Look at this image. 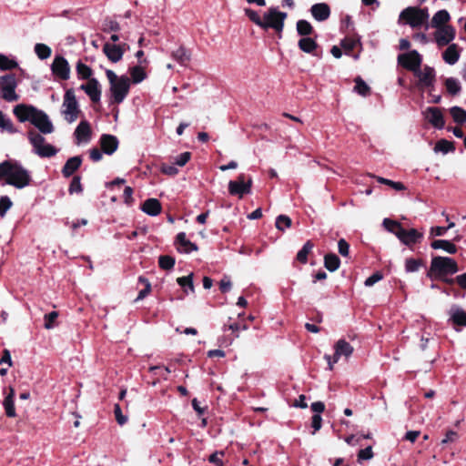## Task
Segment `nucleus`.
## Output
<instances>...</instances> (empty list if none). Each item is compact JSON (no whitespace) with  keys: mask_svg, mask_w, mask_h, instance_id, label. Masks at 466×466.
Here are the masks:
<instances>
[{"mask_svg":"<svg viewBox=\"0 0 466 466\" xmlns=\"http://www.w3.org/2000/svg\"><path fill=\"white\" fill-rule=\"evenodd\" d=\"M297 32L303 37H309L313 32V27L307 20H299L296 25Z\"/></svg>","mask_w":466,"mask_h":466,"instance_id":"39","label":"nucleus"},{"mask_svg":"<svg viewBox=\"0 0 466 466\" xmlns=\"http://www.w3.org/2000/svg\"><path fill=\"white\" fill-rule=\"evenodd\" d=\"M6 177V184L22 189L31 184L30 171L16 160H5L0 163V180Z\"/></svg>","mask_w":466,"mask_h":466,"instance_id":"1","label":"nucleus"},{"mask_svg":"<svg viewBox=\"0 0 466 466\" xmlns=\"http://www.w3.org/2000/svg\"><path fill=\"white\" fill-rule=\"evenodd\" d=\"M429 12L428 8H418L409 6L403 9L399 16V23L409 25L412 28H420L425 25L428 29Z\"/></svg>","mask_w":466,"mask_h":466,"instance_id":"2","label":"nucleus"},{"mask_svg":"<svg viewBox=\"0 0 466 466\" xmlns=\"http://www.w3.org/2000/svg\"><path fill=\"white\" fill-rule=\"evenodd\" d=\"M141 209L146 214L155 217L161 212V204L157 198H148L143 203Z\"/></svg>","mask_w":466,"mask_h":466,"instance_id":"28","label":"nucleus"},{"mask_svg":"<svg viewBox=\"0 0 466 466\" xmlns=\"http://www.w3.org/2000/svg\"><path fill=\"white\" fill-rule=\"evenodd\" d=\"M455 37V30L451 25H443L437 28L434 38L439 46L449 45Z\"/></svg>","mask_w":466,"mask_h":466,"instance_id":"18","label":"nucleus"},{"mask_svg":"<svg viewBox=\"0 0 466 466\" xmlns=\"http://www.w3.org/2000/svg\"><path fill=\"white\" fill-rule=\"evenodd\" d=\"M422 57L416 50H411L398 56V63L413 73L420 67Z\"/></svg>","mask_w":466,"mask_h":466,"instance_id":"12","label":"nucleus"},{"mask_svg":"<svg viewBox=\"0 0 466 466\" xmlns=\"http://www.w3.org/2000/svg\"><path fill=\"white\" fill-rule=\"evenodd\" d=\"M451 16L448 11L442 9L434 14L431 18V26L435 28L442 27L450 20Z\"/></svg>","mask_w":466,"mask_h":466,"instance_id":"32","label":"nucleus"},{"mask_svg":"<svg viewBox=\"0 0 466 466\" xmlns=\"http://www.w3.org/2000/svg\"><path fill=\"white\" fill-rule=\"evenodd\" d=\"M130 75L132 77V81L135 84L142 82L147 76L145 70L139 66L132 67L130 69Z\"/></svg>","mask_w":466,"mask_h":466,"instance_id":"44","label":"nucleus"},{"mask_svg":"<svg viewBox=\"0 0 466 466\" xmlns=\"http://www.w3.org/2000/svg\"><path fill=\"white\" fill-rule=\"evenodd\" d=\"M396 237L403 245L410 247L421 241L423 238V232L419 231L416 228L405 229L401 227L397 230Z\"/></svg>","mask_w":466,"mask_h":466,"instance_id":"13","label":"nucleus"},{"mask_svg":"<svg viewBox=\"0 0 466 466\" xmlns=\"http://www.w3.org/2000/svg\"><path fill=\"white\" fill-rule=\"evenodd\" d=\"M30 123L34 125L42 134H51L55 129L48 116L44 111L37 108L35 113L33 115Z\"/></svg>","mask_w":466,"mask_h":466,"instance_id":"16","label":"nucleus"},{"mask_svg":"<svg viewBox=\"0 0 466 466\" xmlns=\"http://www.w3.org/2000/svg\"><path fill=\"white\" fill-rule=\"evenodd\" d=\"M252 183L251 177L239 174L236 180H230L228 182V192L232 196L242 198L244 195L250 194Z\"/></svg>","mask_w":466,"mask_h":466,"instance_id":"7","label":"nucleus"},{"mask_svg":"<svg viewBox=\"0 0 466 466\" xmlns=\"http://www.w3.org/2000/svg\"><path fill=\"white\" fill-rule=\"evenodd\" d=\"M433 249H442L449 254H455L457 252V247L450 240L446 239H435L431 244Z\"/></svg>","mask_w":466,"mask_h":466,"instance_id":"31","label":"nucleus"},{"mask_svg":"<svg viewBox=\"0 0 466 466\" xmlns=\"http://www.w3.org/2000/svg\"><path fill=\"white\" fill-rule=\"evenodd\" d=\"M171 56L181 66H185L190 60V53L184 46H179L173 51Z\"/></svg>","mask_w":466,"mask_h":466,"instance_id":"34","label":"nucleus"},{"mask_svg":"<svg viewBox=\"0 0 466 466\" xmlns=\"http://www.w3.org/2000/svg\"><path fill=\"white\" fill-rule=\"evenodd\" d=\"M335 353L331 357L325 355V360L328 361L329 369L331 370L333 365L337 363L341 356L349 358L353 353V347L345 339H339L334 346Z\"/></svg>","mask_w":466,"mask_h":466,"instance_id":"11","label":"nucleus"},{"mask_svg":"<svg viewBox=\"0 0 466 466\" xmlns=\"http://www.w3.org/2000/svg\"><path fill=\"white\" fill-rule=\"evenodd\" d=\"M287 18V13L280 12L277 7H270L263 15L261 28L267 30L273 28L277 32H282L284 28V21Z\"/></svg>","mask_w":466,"mask_h":466,"instance_id":"6","label":"nucleus"},{"mask_svg":"<svg viewBox=\"0 0 466 466\" xmlns=\"http://www.w3.org/2000/svg\"><path fill=\"white\" fill-rule=\"evenodd\" d=\"M370 86L360 78L355 79L354 91L362 96H367L370 94Z\"/></svg>","mask_w":466,"mask_h":466,"instance_id":"46","label":"nucleus"},{"mask_svg":"<svg viewBox=\"0 0 466 466\" xmlns=\"http://www.w3.org/2000/svg\"><path fill=\"white\" fill-rule=\"evenodd\" d=\"M444 86L447 92L451 96L458 95L461 90L460 81L455 77H448L444 81Z\"/></svg>","mask_w":466,"mask_h":466,"instance_id":"36","label":"nucleus"},{"mask_svg":"<svg viewBox=\"0 0 466 466\" xmlns=\"http://www.w3.org/2000/svg\"><path fill=\"white\" fill-rule=\"evenodd\" d=\"M27 138L33 147V152L40 157H51L57 154L58 149L53 145L46 143V138L35 130L27 132Z\"/></svg>","mask_w":466,"mask_h":466,"instance_id":"3","label":"nucleus"},{"mask_svg":"<svg viewBox=\"0 0 466 466\" xmlns=\"http://www.w3.org/2000/svg\"><path fill=\"white\" fill-rule=\"evenodd\" d=\"M324 265L329 271L333 272L339 268L340 260L337 255L328 254L324 258Z\"/></svg>","mask_w":466,"mask_h":466,"instance_id":"38","label":"nucleus"},{"mask_svg":"<svg viewBox=\"0 0 466 466\" xmlns=\"http://www.w3.org/2000/svg\"><path fill=\"white\" fill-rule=\"evenodd\" d=\"M313 248V244L311 243V241H307L302 248L298 252L297 254V259L300 262V263H307L308 261V255L309 254V252L312 250Z\"/></svg>","mask_w":466,"mask_h":466,"instance_id":"41","label":"nucleus"},{"mask_svg":"<svg viewBox=\"0 0 466 466\" xmlns=\"http://www.w3.org/2000/svg\"><path fill=\"white\" fill-rule=\"evenodd\" d=\"M449 314L450 319L454 324L463 327L466 326V311L462 308L453 305L451 308Z\"/></svg>","mask_w":466,"mask_h":466,"instance_id":"27","label":"nucleus"},{"mask_svg":"<svg viewBox=\"0 0 466 466\" xmlns=\"http://www.w3.org/2000/svg\"><path fill=\"white\" fill-rule=\"evenodd\" d=\"M453 150H454V147H453L452 143L449 142L446 139L439 140L434 147V151L436 153L441 152L443 154H447Z\"/></svg>","mask_w":466,"mask_h":466,"instance_id":"45","label":"nucleus"},{"mask_svg":"<svg viewBox=\"0 0 466 466\" xmlns=\"http://www.w3.org/2000/svg\"><path fill=\"white\" fill-rule=\"evenodd\" d=\"M160 171L163 174H166L168 176H176L178 173V169L174 163L173 164H167V163L161 164Z\"/></svg>","mask_w":466,"mask_h":466,"instance_id":"58","label":"nucleus"},{"mask_svg":"<svg viewBox=\"0 0 466 466\" xmlns=\"http://www.w3.org/2000/svg\"><path fill=\"white\" fill-rule=\"evenodd\" d=\"M310 13L315 20L321 22L329 17L330 8L325 3H319L310 7Z\"/></svg>","mask_w":466,"mask_h":466,"instance_id":"25","label":"nucleus"},{"mask_svg":"<svg viewBox=\"0 0 466 466\" xmlns=\"http://www.w3.org/2000/svg\"><path fill=\"white\" fill-rule=\"evenodd\" d=\"M99 144L103 153L112 155L118 147V139L113 135L104 134L100 137Z\"/></svg>","mask_w":466,"mask_h":466,"instance_id":"23","label":"nucleus"},{"mask_svg":"<svg viewBox=\"0 0 466 466\" xmlns=\"http://www.w3.org/2000/svg\"><path fill=\"white\" fill-rule=\"evenodd\" d=\"M0 130L5 131L10 134L18 132V129L15 127L12 120L0 110Z\"/></svg>","mask_w":466,"mask_h":466,"instance_id":"35","label":"nucleus"},{"mask_svg":"<svg viewBox=\"0 0 466 466\" xmlns=\"http://www.w3.org/2000/svg\"><path fill=\"white\" fill-rule=\"evenodd\" d=\"M61 113L65 120L71 124L75 122L80 113L79 105L76 101L75 91L67 89L64 95Z\"/></svg>","mask_w":466,"mask_h":466,"instance_id":"5","label":"nucleus"},{"mask_svg":"<svg viewBox=\"0 0 466 466\" xmlns=\"http://www.w3.org/2000/svg\"><path fill=\"white\" fill-rule=\"evenodd\" d=\"M52 74L58 79L67 80L70 77V66L62 56H56L51 64Z\"/></svg>","mask_w":466,"mask_h":466,"instance_id":"15","label":"nucleus"},{"mask_svg":"<svg viewBox=\"0 0 466 466\" xmlns=\"http://www.w3.org/2000/svg\"><path fill=\"white\" fill-rule=\"evenodd\" d=\"M458 270L457 262L452 258L437 256L431 259L430 272L436 277L452 275Z\"/></svg>","mask_w":466,"mask_h":466,"instance_id":"4","label":"nucleus"},{"mask_svg":"<svg viewBox=\"0 0 466 466\" xmlns=\"http://www.w3.org/2000/svg\"><path fill=\"white\" fill-rule=\"evenodd\" d=\"M177 282L179 286L184 289V291L187 294L188 291L187 288L190 290V292H194V285H193V274L190 273L187 276L180 277L177 279Z\"/></svg>","mask_w":466,"mask_h":466,"instance_id":"42","label":"nucleus"},{"mask_svg":"<svg viewBox=\"0 0 466 466\" xmlns=\"http://www.w3.org/2000/svg\"><path fill=\"white\" fill-rule=\"evenodd\" d=\"M76 69L79 78L88 80L90 79V76L92 75V69L88 66L82 63L81 61H78L76 63Z\"/></svg>","mask_w":466,"mask_h":466,"instance_id":"43","label":"nucleus"},{"mask_svg":"<svg viewBox=\"0 0 466 466\" xmlns=\"http://www.w3.org/2000/svg\"><path fill=\"white\" fill-rule=\"evenodd\" d=\"M425 117L428 122L437 129H442L445 121L441 110L438 107H428L425 111Z\"/></svg>","mask_w":466,"mask_h":466,"instance_id":"21","label":"nucleus"},{"mask_svg":"<svg viewBox=\"0 0 466 466\" xmlns=\"http://www.w3.org/2000/svg\"><path fill=\"white\" fill-rule=\"evenodd\" d=\"M17 86L15 75H6L0 77V89L2 97L7 102H14L19 99L15 93Z\"/></svg>","mask_w":466,"mask_h":466,"instance_id":"8","label":"nucleus"},{"mask_svg":"<svg viewBox=\"0 0 466 466\" xmlns=\"http://www.w3.org/2000/svg\"><path fill=\"white\" fill-rule=\"evenodd\" d=\"M80 88L86 92L92 102L96 103L101 98V86L97 79L90 78L86 84L81 85Z\"/></svg>","mask_w":466,"mask_h":466,"instance_id":"20","label":"nucleus"},{"mask_svg":"<svg viewBox=\"0 0 466 466\" xmlns=\"http://www.w3.org/2000/svg\"><path fill=\"white\" fill-rule=\"evenodd\" d=\"M82 190H83V188H82V185H81L80 177H78V176L74 177L69 185V188H68L69 193L70 194L81 193Z\"/></svg>","mask_w":466,"mask_h":466,"instance_id":"57","label":"nucleus"},{"mask_svg":"<svg viewBox=\"0 0 466 466\" xmlns=\"http://www.w3.org/2000/svg\"><path fill=\"white\" fill-rule=\"evenodd\" d=\"M275 225L279 230L284 231L285 229L290 228L291 219L289 218V217H288L286 215H279L276 218Z\"/></svg>","mask_w":466,"mask_h":466,"instance_id":"48","label":"nucleus"},{"mask_svg":"<svg viewBox=\"0 0 466 466\" xmlns=\"http://www.w3.org/2000/svg\"><path fill=\"white\" fill-rule=\"evenodd\" d=\"M35 111L36 107L31 105L25 104L16 105L13 109L14 115L22 123L26 121L31 122L33 115L35 113Z\"/></svg>","mask_w":466,"mask_h":466,"instance_id":"22","label":"nucleus"},{"mask_svg":"<svg viewBox=\"0 0 466 466\" xmlns=\"http://www.w3.org/2000/svg\"><path fill=\"white\" fill-rule=\"evenodd\" d=\"M34 50L37 57L41 60L47 59L52 54L51 48L46 44L42 43L35 44Z\"/></svg>","mask_w":466,"mask_h":466,"instance_id":"40","label":"nucleus"},{"mask_svg":"<svg viewBox=\"0 0 466 466\" xmlns=\"http://www.w3.org/2000/svg\"><path fill=\"white\" fill-rule=\"evenodd\" d=\"M13 203L9 197L3 196L0 198V217H5L6 212L11 208Z\"/></svg>","mask_w":466,"mask_h":466,"instance_id":"56","label":"nucleus"},{"mask_svg":"<svg viewBox=\"0 0 466 466\" xmlns=\"http://www.w3.org/2000/svg\"><path fill=\"white\" fill-rule=\"evenodd\" d=\"M190 152H183L175 158L174 164L178 167H184L190 159Z\"/></svg>","mask_w":466,"mask_h":466,"instance_id":"61","label":"nucleus"},{"mask_svg":"<svg viewBox=\"0 0 466 466\" xmlns=\"http://www.w3.org/2000/svg\"><path fill=\"white\" fill-rule=\"evenodd\" d=\"M372 457H373V451H372L371 446H368L367 448L360 450L358 453V461H359L370 460Z\"/></svg>","mask_w":466,"mask_h":466,"instance_id":"60","label":"nucleus"},{"mask_svg":"<svg viewBox=\"0 0 466 466\" xmlns=\"http://www.w3.org/2000/svg\"><path fill=\"white\" fill-rule=\"evenodd\" d=\"M360 44V39L352 38V37H345L340 45L342 48L345 50V53L348 54L351 50H353L357 45Z\"/></svg>","mask_w":466,"mask_h":466,"instance_id":"52","label":"nucleus"},{"mask_svg":"<svg viewBox=\"0 0 466 466\" xmlns=\"http://www.w3.org/2000/svg\"><path fill=\"white\" fill-rule=\"evenodd\" d=\"M129 87V78L127 76H119L118 82L110 85L112 102L116 104L122 103L128 94Z\"/></svg>","mask_w":466,"mask_h":466,"instance_id":"9","label":"nucleus"},{"mask_svg":"<svg viewBox=\"0 0 466 466\" xmlns=\"http://www.w3.org/2000/svg\"><path fill=\"white\" fill-rule=\"evenodd\" d=\"M158 264L162 269L169 270L174 268L175 258L167 255L160 256L158 258Z\"/></svg>","mask_w":466,"mask_h":466,"instance_id":"50","label":"nucleus"},{"mask_svg":"<svg viewBox=\"0 0 466 466\" xmlns=\"http://www.w3.org/2000/svg\"><path fill=\"white\" fill-rule=\"evenodd\" d=\"M176 243L177 245V248L180 253L188 254L198 250V246L187 238L185 232H180L177 235Z\"/></svg>","mask_w":466,"mask_h":466,"instance_id":"24","label":"nucleus"},{"mask_svg":"<svg viewBox=\"0 0 466 466\" xmlns=\"http://www.w3.org/2000/svg\"><path fill=\"white\" fill-rule=\"evenodd\" d=\"M422 265L421 259L407 258L405 260V270L408 273L416 272Z\"/></svg>","mask_w":466,"mask_h":466,"instance_id":"47","label":"nucleus"},{"mask_svg":"<svg viewBox=\"0 0 466 466\" xmlns=\"http://www.w3.org/2000/svg\"><path fill=\"white\" fill-rule=\"evenodd\" d=\"M244 12L245 15L250 19V21H252L258 26L261 27L262 25H264L262 24L263 19L260 17L257 11L250 8H245Z\"/></svg>","mask_w":466,"mask_h":466,"instance_id":"53","label":"nucleus"},{"mask_svg":"<svg viewBox=\"0 0 466 466\" xmlns=\"http://www.w3.org/2000/svg\"><path fill=\"white\" fill-rule=\"evenodd\" d=\"M74 136L76 145L87 144L92 137L90 124L86 120H82L75 129Z\"/></svg>","mask_w":466,"mask_h":466,"instance_id":"17","label":"nucleus"},{"mask_svg":"<svg viewBox=\"0 0 466 466\" xmlns=\"http://www.w3.org/2000/svg\"><path fill=\"white\" fill-rule=\"evenodd\" d=\"M382 224L388 231L393 233L395 236L397 230H399L400 228L402 227L400 223L390 218H384Z\"/></svg>","mask_w":466,"mask_h":466,"instance_id":"54","label":"nucleus"},{"mask_svg":"<svg viewBox=\"0 0 466 466\" xmlns=\"http://www.w3.org/2000/svg\"><path fill=\"white\" fill-rule=\"evenodd\" d=\"M18 64L16 61L8 58L6 56L0 54V69L11 70L16 68Z\"/></svg>","mask_w":466,"mask_h":466,"instance_id":"49","label":"nucleus"},{"mask_svg":"<svg viewBox=\"0 0 466 466\" xmlns=\"http://www.w3.org/2000/svg\"><path fill=\"white\" fill-rule=\"evenodd\" d=\"M114 413L116 416V420L119 425L122 426L127 421V417H126L122 414V410H121L119 404H115Z\"/></svg>","mask_w":466,"mask_h":466,"instance_id":"62","label":"nucleus"},{"mask_svg":"<svg viewBox=\"0 0 466 466\" xmlns=\"http://www.w3.org/2000/svg\"><path fill=\"white\" fill-rule=\"evenodd\" d=\"M442 58L445 63L449 65H454L460 58L459 47L456 44H451L442 53Z\"/></svg>","mask_w":466,"mask_h":466,"instance_id":"29","label":"nucleus"},{"mask_svg":"<svg viewBox=\"0 0 466 466\" xmlns=\"http://www.w3.org/2000/svg\"><path fill=\"white\" fill-rule=\"evenodd\" d=\"M124 39L125 41L131 40V31H125L120 34H112L110 36L111 43L110 44H117L120 39Z\"/></svg>","mask_w":466,"mask_h":466,"instance_id":"59","label":"nucleus"},{"mask_svg":"<svg viewBox=\"0 0 466 466\" xmlns=\"http://www.w3.org/2000/svg\"><path fill=\"white\" fill-rule=\"evenodd\" d=\"M139 282H142L145 284V288L143 289H141L136 299V301L137 300H141L143 299L144 298H146L150 290H151V285H150V282L144 277H139L138 279Z\"/></svg>","mask_w":466,"mask_h":466,"instance_id":"55","label":"nucleus"},{"mask_svg":"<svg viewBox=\"0 0 466 466\" xmlns=\"http://www.w3.org/2000/svg\"><path fill=\"white\" fill-rule=\"evenodd\" d=\"M414 75L419 78L418 86L420 88H428L429 93L434 91V83L436 80V74L433 67L425 66L423 69H417Z\"/></svg>","mask_w":466,"mask_h":466,"instance_id":"10","label":"nucleus"},{"mask_svg":"<svg viewBox=\"0 0 466 466\" xmlns=\"http://www.w3.org/2000/svg\"><path fill=\"white\" fill-rule=\"evenodd\" d=\"M338 248H339V253L341 256L347 257L349 255L350 245H349V243L344 238H340L339 240V242H338Z\"/></svg>","mask_w":466,"mask_h":466,"instance_id":"64","label":"nucleus"},{"mask_svg":"<svg viewBox=\"0 0 466 466\" xmlns=\"http://www.w3.org/2000/svg\"><path fill=\"white\" fill-rule=\"evenodd\" d=\"M128 49L129 45L127 42L119 44H110V42H107L103 46L105 55L113 63L120 61L124 53Z\"/></svg>","mask_w":466,"mask_h":466,"instance_id":"14","label":"nucleus"},{"mask_svg":"<svg viewBox=\"0 0 466 466\" xmlns=\"http://www.w3.org/2000/svg\"><path fill=\"white\" fill-rule=\"evenodd\" d=\"M449 111L455 123L459 125L466 123V110L461 106H454L451 107Z\"/></svg>","mask_w":466,"mask_h":466,"instance_id":"37","label":"nucleus"},{"mask_svg":"<svg viewBox=\"0 0 466 466\" xmlns=\"http://www.w3.org/2000/svg\"><path fill=\"white\" fill-rule=\"evenodd\" d=\"M14 395L15 390L14 389H10V392L8 395L5 396L3 405L5 410V414L9 418H14L16 416L15 409V403H14Z\"/></svg>","mask_w":466,"mask_h":466,"instance_id":"33","label":"nucleus"},{"mask_svg":"<svg viewBox=\"0 0 466 466\" xmlns=\"http://www.w3.org/2000/svg\"><path fill=\"white\" fill-rule=\"evenodd\" d=\"M382 278H383V275L380 271H377V272L373 273L371 276H370L368 279H366L364 284L366 287H371L375 283L381 280Z\"/></svg>","mask_w":466,"mask_h":466,"instance_id":"63","label":"nucleus"},{"mask_svg":"<svg viewBox=\"0 0 466 466\" xmlns=\"http://www.w3.org/2000/svg\"><path fill=\"white\" fill-rule=\"evenodd\" d=\"M58 318L57 311H51L45 315L44 317V326L46 329H51L56 326V319Z\"/></svg>","mask_w":466,"mask_h":466,"instance_id":"51","label":"nucleus"},{"mask_svg":"<svg viewBox=\"0 0 466 466\" xmlns=\"http://www.w3.org/2000/svg\"><path fill=\"white\" fill-rule=\"evenodd\" d=\"M102 30L105 33L113 32L116 34H120L125 31H130V25L127 22H123L122 20L117 21L116 19L107 17L103 21Z\"/></svg>","mask_w":466,"mask_h":466,"instance_id":"19","label":"nucleus"},{"mask_svg":"<svg viewBox=\"0 0 466 466\" xmlns=\"http://www.w3.org/2000/svg\"><path fill=\"white\" fill-rule=\"evenodd\" d=\"M82 157L76 156L69 157L62 168V174L65 177H71L81 166Z\"/></svg>","mask_w":466,"mask_h":466,"instance_id":"26","label":"nucleus"},{"mask_svg":"<svg viewBox=\"0 0 466 466\" xmlns=\"http://www.w3.org/2000/svg\"><path fill=\"white\" fill-rule=\"evenodd\" d=\"M298 46L301 51L315 56L318 48L317 42L311 37H302L299 40Z\"/></svg>","mask_w":466,"mask_h":466,"instance_id":"30","label":"nucleus"}]
</instances>
